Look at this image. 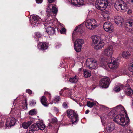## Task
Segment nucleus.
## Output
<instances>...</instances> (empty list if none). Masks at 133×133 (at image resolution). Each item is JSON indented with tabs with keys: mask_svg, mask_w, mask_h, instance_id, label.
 Here are the masks:
<instances>
[{
	"mask_svg": "<svg viewBox=\"0 0 133 133\" xmlns=\"http://www.w3.org/2000/svg\"><path fill=\"white\" fill-rule=\"evenodd\" d=\"M114 109L115 110L122 113L117 115L114 119V121L122 126H125L129 122V119L124 107L120 105L116 107Z\"/></svg>",
	"mask_w": 133,
	"mask_h": 133,
	"instance_id": "nucleus-1",
	"label": "nucleus"
},
{
	"mask_svg": "<svg viewBox=\"0 0 133 133\" xmlns=\"http://www.w3.org/2000/svg\"><path fill=\"white\" fill-rule=\"evenodd\" d=\"M107 61L104 58H101L100 62H98L95 59L92 58L87 59L86 62V64L89 69H96L99 66L103 65L107 63Z\"/></svg>",
	"mask_w": 133,
	"mask_h": 133,
	"instance_id": "nucleus-2",
	"label": "nucleus"
},
{
	"mask_svg": "<svg viewBox=\"0 0 133 133\" xmlns=\"http://www.w3.org/2000/svg\"><path fill=\"white\" fill-rule=\"evenodd\" d=\"M92 38L93 41L92 45L95 49L98 50L103 46L104 41L100 37L93 35Z\"/></svg>",
	"mask_w": 133,
	"mask_h": 133,
	"instance_id": "nucleus-3",
	"label": "nucleus"
},
{
	"mask_svg": "<svg viewBox=\"0 0 133 133\" xmlns=\"http://www.w3.org/2000/svg\"><path fill=\"white\" fill-rule=\"evenodd\" d=\"M109 3V0H96L95 7L99 10H104L108 6Z\"/></svg>",
	"mask_w": 133,
	"mask_h": 133,
	"instance_id": "nucleus-4",
	"label": "nucleus"
},
{
	"mask_svg": "<svg viewBox=\"0 0 133 133\" xmlns=\"http://www.w3.org/2000/svg\"><path fill=\"white\" fill-rule=\"evenodd\" d=\"M114 6L118 11H121L122 10L125 11L127 8L126 3L122 0L116 1L115 3Z\"/></svg>",
	"mask_w": 133,
	"mask_h": 133,
	"instance_id": "nucleus-5",
	"label": "nucleus"
},
{
	"mask_svg": "<svg viewBox=\"0 0 133 133\" xmlns=\"http://www.w3.org/2000/svg\"><path fill=\"white\" fill-rule=\"evenodd\" d=\"M67 115L72 122V124H74L78 120V114L74 111L71 110H68L67 111Z\"/></svg>",
	"mask_w": 133,
	"mask_h": 133,
	"instance_id": "nucleus-6",
	"label": "nucleus"
},
{
	"mask_svg": "<svg viewBox=\"0 0 133 133\" xmlns=\"http://www.w3.org/2000/svg\"><path fill=\"white\" fill-rule=\"evenodd\" d=\"M86 27L88 29L93 30L97 26L96 21L94 19H89L87 20L85 22Z\"/></svg>",
	"mask_w": 133,
	"mask_h": 133,
	"instance_id": "nucleus-7",
	"label": "nucleus"
},
{
	"mask_svg": "<svg viewBox=\"0 0 133 133\" xmlns=\"http://www.w3.org/2000/svg\"><path fill=\"white\" fill-rule=\"evenodd\" d=\"M84 43L83 40L77 39L74 43V48L75 50L77 52H79L81 50V48Z\"/></svg>",
	"mask_w": 133,
	"mask_h": 133,
	"instance_id": "nucleus-8",
	"label": "nucleus"
},
{
	"mask_svg": "<svg viewBox=\"0 0 133 133\" xmlns=\"http://www.w3.org/2000/svg\"><path fill=\"white\" fill-rule=\"evenodd\" d=\"M113 49L112 46H109L104 50L103 54L105 56L111 57L113 54Z\"/></svg>",
	"mask_w": 133,
	"mask_h": 133,
	"instance_id": "nucleus-9",
	"label": "nucleus"
},
{
	"mask_svg": "<svg viewBox=\"0 0 133 133\" xmlns=\"http://www.w3.org/2000/svg\"><path fill=\"white\" fill-rule=\"evenodd\" d=\"M110 79L108 77L102 79L100 81V86L103 88H107L110 83Z\"/></svg>",
	"mask_w": 133,
	"mask_h": 133,
	"instance_id": "nucleus-10",
	"label": "nucleus"
},
{
	"mask_svg": "<svg viewBox=\"0 0 133 133\" xmlns=\"http://www.w3.org/2000/svg\"><path fill=\"white\" fill-rule=\"evenodd\" d=\"M105 31L111 33L113 31V26L112 24L110 22H107L103 25Z\"/></svg>",
	"mask_w": 133,
	"mask_h": 133,
	"instance_id": "nucleus-11",
	"label": "nucleus"
},
{
	"mask_svg": "<svg viewBox=\"0 0 133 133\" xmlns=\"http://www.w3.org/2000/svg\"><path fill=\"white\" fill-rule=\"evenodd\" d=\"M107 61V63L105 64H107L108 66L111 69H116L119 66V63L116 60H113L109 63H108L107 60H105Z\"/></svg>",
	"mask_w": 133,
	"mask_h": 133,
	"instance_id": "nucleus-12",
	"label": "nucleus"
},
{
	"mask_svg": "<svg viewBox=\"0 0 133 133\" xmlns=\"http://www.w3.org/2000/svg\"><path fill=\"white\" fill-rule=\"evenodd\" d=\"M72 5L75 6H80L83 5V0H71L69 1Z\"/></svg>",
	"mask_w": 133,
	"mask_h": 133,
	"instance_id": "nucleus-13",
	"label": "nucleus"
},
{
	"mask_svg": "<svg viewBox=\"0 0 133 133\" xmlns=\"http://www.w3.org/2000/svg\"><path fill=\"white\" fill-rule=\"evenodd\" d=\"M132 27L133 28V20L130 19L126 22L125 28L127 31H130L132 30Z\"/></svg>",
	"mask_w": 133,
	"mask_h": 133,
	"instance_id": "nucleus-14",
	"label": "nucleus"
},
{
	"mask_svg": "<svg viewBox=\"0 0 133 133\" xmlns=\"http://www.w3.org/2000/svg\"><path fill=\"white\" fill-rule=\"evenodd\" d=\"M16 123V120L14 118L11 117L7 120L6 125L8 127L14 125Z\"/></svg>",
	"mask_w": 133,
	"mask_h": 133,
	"instance_id": "nucleus-15",
	"label": "nucleus"
},
{
	"mask_svg": "<svg viewBox=\"0 0 133 133\" xmlns=\"http://www.w3.org/2000/svg\"><path fill=\"white\" fill-rule=\"evenodd\" d=\"M115 125L113 123L110 122L107 124L106 129L108 132H110L115 129Z\"/></svg>",
	"mask_w": 133,
	"mask_h": 133,
	"instance_id": "nucleus-16",
	"label": "nucleus"
},
{
	"mask_svg": "<svg viewBox=\"0 0 133 133\" xmlns=\"http://www.w3.org/2000/svg\"><path fill=\"white\" fill-rule=\"evenodd\" d=\"M115 22L118 25L121 26L123 22V19L121 17L117 16L115 17Z\"/></svg>",
	"mask_w": 133,
	"mask_h": 133,
	"instance_id": "nucleus-17",
	"label": "nucleus"
},
{
	"mask_svg": "<svg viewBox=\"0 0 133 133\" xmlns=\"http://www.w3.org/2000/svg\"><path fill=\"white\" fill-rule=\"evenodd\" d=\"M32 23H31V24H34V25H37L36 24V23L37 24H39L38 21H39L41 19L38 16L36 15H33L32 16Z\"/></svg>",
	"mask_w": 133,
	"mask_h": 133,
	"instance_id": "nucleus-18",
	"label": "nucleus"
},
{
	"mask_svg": "<svg viewBox=\"0 0 133 133\" xmlns=\"http://www.w3.org/2000/svg\"><path fill=\"white\" fill-rule=\"evenodd\" d=\"M37 123L39 129H40L41 130H43L44 129L45 127V125L43 123L42 120H39L37 122Z\"/></svg>",
	"mask_w": 133,
	"mask_h": 133,
	"instance_id": "nucleus-19",
	"label": "nucleus"
},
{
	"mask_svg": "<svg viewBox=\"0 0 133 133\" xmlns=\"http://www.w3.org/2000/svg\"><path fill=\"white\" fill-rule=\"evenodd\" d=\"M33 123L32 121L25 122L22 123V126L24 128L27 129Z\"/></svg>",
	"mask_w": 133,
	"mask_h": 133,
	"instance_id": "nucleus-20",
	"label": "nucleus"
},
{
	"mask_svg": "<svg viewBox=\"0 0 133 133\" xmlns=\"http://www.w3.org/2000/svg\"><path fill=\"white\" fill-rule=\"evenodd\" d=\"M55 29L51 27H49L46 28V31L49 35L54 34L55 32Z\"/></svg>",
	"mask_w": 133,
	"mask_h": 133,
	"instance_id": "nucleus-21",
	"label": "nucleus"
},
{
	"mask_svg": "<svg viewBox=\"0 0 133 133\" xmlns=\"http://www.w3.org/2000/svg\"><path fill=\"white\" fill-rule=\"evenodd\" d=\"M40 101L42 104L44 106L47 107L48 105V101L46 97L44 96H42L41 97Z\"/></svg>",
	"mask_w": 133,
	"mask_h": 133,
	"instance_id": "nucleus-22",
	"label": "nucleus"
},
{
	"mask_svg": "<svg viewBox=\"0 0 133 133\" xmlns=\"http://www.w3.org/2000/svg\"><path fill=\"white\" fill-rule=\"evenodd\" d=\"M131 54V52L130 51H128L126 52H123L122 54H121L120 55H121L122 57L127 58H128V56H129Z\"/></svg>",
	"mask_w": 133,
	"mask_h": 133,
	"instance_id": "nucleus-23",
	"label": "nucleus"
},
{
	"mask_svg": "<svg viewBox=\"0 0 133 133\" xmlns=\"http://www.w3.org/2000/svg\"><path fill=\"white\" fill-rule=\"evenodd\" d=\"M38 46L42 50H45L48 48V46L45 43L40 42L38 44Z\"/></svg>",
	"mask_w": 133,
	"mask_h": 133,
	"instance_id": "nucleus-24",
	"label": "nucleus"
},
{
	"mask_svg": "<svg viewBox=\"0 0 133 133\" xmlns=\"http://www.w3.org/2000/svg\"><path fill=\"white\" fill-rule=\"evenodd\" d=\"M84 77L87 78L90 77L91 75V72L89 70L84 69Z\"/></svg>",
	"mask_w": 133,
	"mask_h": 133,
	"instance_id": "nucleus-25",
	"label": "nucleus"
},
{
	"mask_svg": "<svg viewBox=\"0 0 133 133\" xmlns=\"http://www.w3.org/2000/svg\"><path fill=\"white\" fill-rule=\"evenodd\" d=\"M82 25L81 24L80 25L78 26V27H76V28L75 30L72 33V40L73 41H74L75 40V39L74 38V34L76 32V31L79 32L80 31L79 30L82 29Z\"/></svg>",
	"mask_w": 133,
	"mask_h": 133,
	"instance_id": "nucleus-26",
	"label": "nucleus"
},
{
	"mask_svg": "<svg viewBox=\"0 0 133 133\" xmlns=\"http://www.w3.org/2000/svg\"><path fill=\"white\" fill-rule=\"evenodd\" d=\"M78 79V77L76 76L74 77L70 78L69 79V81L71 83H75L77 82Z\"/></svg>",
	"mask_w": 133,
	"mask_h": 133,
	"instance_id": "nucleus-27",
	"label": "nucleus"
},
{
	"mask_svg": "<svg viewBox=\"0 0 133 133\" xmlns=\"http://www.w3.org/2000/svg\"><path fill=\"white\" fill-rule=\"evenodd\" d=\"M101 15L104 19H109V12H108L105 11L103 12Z\"/></svg>",
	"mask_w": 133,
	"mask_h": 133,
	"instance_id": "nucleus-28",
	"label": "nucleus"
},
{
	"mask_svg": "<svg viewBox=\"0 0 133 133\" xmlns=\"http://www.w3.org/2000/svg\"><path fill=\"white\" fill-rule=\"evenodd\" d=\"M125 94L128 95H130L133 94V91L130 88H126L125 90Z\"/></svg>",
	"mask_w": 133,
	"mask_h": 133,
	"instance_id": "nucleus-29",
	"label": "nucleus"
},
{
	"mask_svg": "<svg viewBox=\"0 0 133 133\" xmlns=\"http://www.w3.org/2000/svg\"><path fill=\"white\" fill-rule=\"evenodd\" d=\"M114 111V110H111L110 112L108 114V118H112L115 115Z\"/></svg>",
	"mask_w": 133,
	"mask_h": 133,
	"instance_id": "nucleus-30",
	"label": "nucleus"
},
{
	"mask_svg": "<svg viewBox=\"0 0 133 133\" xmlns=\"http://www.w3.org/2000/svg\"><path fill=\"white\" fill-rule=\"evenodd\" d=\"M57 122V119L55 117L52 118L51 120V121L49 123V125L51 126L52 124H56Z\"/></svg>",
	"mask_w": 133,
	"mask_h": 133,
	"instance_id": "nucleus-31",
	"label": "nucleus"
},
{
	"mask_svg": "<svg viewBox=\"0 0 133 133\" xmlns=\"http://www.w3.org/2000/svg\"><path fill=\"white\" fill-rule=\"evenodd\" d=\"M60 100V97L59 96H56L54 100L50 102V104H52L54 102L55 103H56Z\"/></svg>",
	"mask_w": 133,
	"mask_h": 133,
	"instance_id": "nucleus-32",
	"label": "nucleus"
},
{
	"mask_svg": "<svg viewBox=\"0 0 133 133\" xmlns=\"http://www.w3.org/2000/svg\"><path fill=\"white\" fill-rule=\"evenodd\" d=\"M30 129H32L34 131H38L39 130V128L37 126V124H34L32 125L30 127Z\"/></svg>",
	"mask_w": 133,
	"mask_h": 133,
	"instance_id": "nucleus-33",
	"label": "nucleus"
},
{
	"mask_svg": "<svg viewBox=\"0 0 133 133\" xmlns=\"http://www.w3.org/2000/svg\"><path fill=\"white\" fill-rule=\"evenodd\" d=\"M123 85H121L120 86H117L114 89V90L116 92H119L121 89H122L123 88Z\"/></svg>",
	"mask_w": 133,
	"mask_h": 133,
	"instance_id": "nucleus-34",
	"label": "nucleus"
},
{
	"mask_svg": "<svg viewBox=\"0 0 133 133\" xmlns=\"http://www.w3.org/2000/svg\"><path fill=\"white\" fill-rule=\"evenodd\" d=\"M58 29H61V30H60V32L62 34H64L65 33L66 29L65 28L63 27V25L62 24H60L59 25Z\"/></svg>",
	"mask_w": 133,
	"mask_h": 133,
	"instance_id": "nucleus-35",
	"label": "nucleus"
},
{
	"mask_svg": "<svg viewBox=\"0 0 133 133\" xmlns=\"http://www.w3.org/2000/svg\"><path fill=\"white\" fill-rule=\"evenodd\" d=\"M29 114L31 115H36L37 114L36 111L35 109L31 110L29 111Z\"/></svg>",
	"mask_w": 133,
	"mask_h": 133,
	"instance_id": "nucleus-36",
	"label": "nucleus"
},
{
	"mask_svg": "<svg viewBox=\"0 0 133 133\" xmlns=\"http://www.w3.org/2000/svg\"><path fill=\"white\" fill-rule=\"evenodd\" d=\"M87 104L88 106L91 108L95 104V103L94 102H91L90 101H89L87 102Z\"/></svg>",
	"mask_w": 133,
	"mask_h": 133,
	"instance_id": "nucleus-37",
	"label": "nucleus"
},
{
	"mask_svg": "<svg viewBox=\"0 0 133 133\" xmlns=\"http://www.w3.org/2000/svg\"><path fill=\"white\" fill-rule=\"evenodd\" d=\"M53 13L56 14L58 12V9L57 8L54 6H52L51 10Z\"/></svg>",
	"mask_w": 133,
	"mask_h": 133,
	"instance_id": "nucleus-38",
	"label": "nucleus"
},
{
	"mask_svg": "<svg viewBox=\"0 0 133 133\" xmlns=\"http://www.w3.org/2000/svg\"><path fill=\"white\" fill-rule=\"evenodd\" d=\"M41 34L39 32H36L35 33V38L36 39H38L41 36Z\"/></svg>",
	"mask_w": 133,
	"mask_h": 133,
	"instance_id": "nucleus-39",
	"label": "nucleus"
},
{
	"mask_svg": "<svg viewBox=\"0 0 133 133\" xmlns=\"http://www.w3.org/2000/svg\"><path fill=\"white\" fill-rule=\"evenodd\" d=\"M29 103L31 106H32L36 104V102L35 101L32 100L30 101Z\"/></svg>",
	"mask_w": 133,
	"mask_h": 133,
	"instance_id": "nucleus-40",
	"label": "nucleus"
},
{
	"mask_svg": "<svg viewBox=\"0 0 133 133\" xmlns=\"http://www.w3.org/2000/svg\"><path fill=\"white\" fill-rule=\"evenodd\" d=\"M51 5H50L47 8V12H51Z\"/></svg>",
	"mask_w": 133,
	"mask_h": 133,
	"instance_id": "nucleus-41",
	"label": "nucleus"
},
{
	"mask_svg": "<svg viewBox=\"0 0 133 133\" xmlns=\"http://www.w3.org/2000/svg\"><path fill=\"white\" fill-rule=\"evenodd\" d=\"M101 108L103 110H104L105 109H107L108 108L103 105H101Z\"/></svg>",
	"mask_w": 133,
	"mask_h": 133,
	"instance_id": "nucleus-42",
	"label": "nucleus"
},
{
	"mask_svg": "<svg viewBox=\"0 0 133 133\" xmlns=\"http://www.w3.org/2000/svg\"><path fill=\"white\" fill-rule=\"evenodd\" d=\"M26 92L28 93L29 94H31L32 93V91L31 90L29 89H28L26 90Z\"/></svg>",
	"mask_w": 133,
	"mask_h": 133,
	"instance_id": "nucleus-43",
	"label": "nucleus"
},
{
	"mask_svg": "<svg viewBox=\"0 0 133 133\" xmlns=\"http://www.w3.org/2000/svg\"><path fill=\"white\" fill-rule=\"evenodd\" d=\"M63 106L64 107L66 108H68V106L67 104L65 102H64L63 103Z\"/></svg>",
	"mask_w": 133,
	"mask_h": 133,
	"instance_id": "nucleus-44",
	"label": "nucleus"
},
{
	"mask_svg": "<svg viewBox=\"0 0 133 133\" xmlns=\"http://www.w3.org/2000/svg\"><path fill=\"white\" fill-rule=\"evenodd\" d=\"M121 75H123L125 74V70L121 71H120Z\"/></svg>",
	"mask_w": 133,
	"mask_h": 133,
	"instance_id": "nucleus-45",
	"label": "nucleus"
},
{
	"mask_svg": "<svg viewBox=\"0 0 133 133\" xmlns=\"http://www.w3.org/2000/svg\"><path fill=\"white\" fill-rule=\"evenodd\" d=\"M43 0H36V2L37 3H42Z\"/></svg>",
	"mask_w": 133,
	"mask_h": 133,
	"instance_id": "nucleus-46",
	"label": "nucleus"
},
{
	"mask_svg": "<svg viewBox=\"0 0 133 133\" xmlns=\"http://www.w3.org/2000/svg\"><path fill=\"white\" fill-rule=\"evenodd\" d=\"M53 109L57 112H58V111L57 108L55 107H54L53 108Z\"/></svg>",
	"mask_w": 133,
	"mask_h": 133,
	"instance_id": "nucleus-47",
	"label": "nucleus"
},
{
	"mask_svg": "<svg viewBox=\"0 0 133 133\" xmlns=\"http://www.w3.org/2000/svg\"><path fill=\"white\" fill-rule=\"evenodd\" d=\"M132 12L131 10L130 9H129L128 11V13L129 14H131Z\"/></svg>",
	"mask_w": 133,
	"mask_h": 133,
	"instance_id": "nucleus-48",
	"label": "nucleus"
},
{
	"mask_svg": "<svg viewBox=\"0 0 133 133\" xmlns=\"http://www.w3.org/2000/svg\"><path fill=\"white\" fill-rule=\"evenodd\" d=\"M30 129V130L29 131V133H34L33 131H34L32 129Z\"/></svg>",
	"mask_w": 133,
	"mask_h": 133,
	"instance_id": "nucleus-49",
	"label": "nucleus"
},
{
	"mask_svg": "<svg viewBox=\"0 0 133 133\" xmlns=\"http://www.w3.org/2000/svg\"><path fill=\"white\" fill-rule=\"evenodd\" d=\"M49 3H52L54 2L55 0H48Z\"/></svg>",
	"mask_w": 133,
	"mask_h": 133,
	"instance_id": "nucleus-50",
	"label": "nucleus"
},
{
	"mask_svg": "<svg viewBox=\"0 0 133 133\" xmlns=\"http://www.w3.org/2000/svg\"><path fill=\"white\" fill-rule=\"evenodd\" d=\"M89 110H87L85 112V113L86 114H87L89 113Z\"/></svg>",
	"mask_w": 133,
	"mask_h": 133,
	"instance_id": "nucleus-51",
	"label": "nucleus"
},
{
	"mask_svg": "<svg viewBox=\"0 0 133 133\" xmlns=\"http://www.w3.org/2000/svg\"><path fill=\"white\" fill-rule=\"evenodd\" d=\"M64 89H67L68 90H69V89L66 88H64Z\"/></svg>",
	"mask_w": 133,
	"mask_h": 133,
	"instance_id": "nucleus-52",
	"label": "nucleus"
},
{
	"mask_svg": "<svg viewBox=\"0 0 133 133\" xmlns=\"http://www.w3.org/2000/svg\"><path fill=\"white\" fill-rule=\"evenodd\" d=\"M82 70V68H79V71H80L81 70Z\"/></svg>",
	"mask_w": 133,
	"mask_h": 133,
	"instance_id": "nucleus-53",
	"label": "nucleus"
},
{
	"mask_svg": "<svg viewBox=\"0 0 133 133\" xmlns=\"http://www.w3.org/2000/svg\"><path fill=\"white\" fill-rule=\"evenodd\" d=\"M73 99L78 104L77 101L76 100L74 99Z\"/></svg>",
	"mask_w": 133,
	"mask_h": 133,
	"instance_id": "nucleus-54",
	"label": "nucleus"
},
{
	"mask_svg": "<svg viewBox=\"0 0 133 133\" xmlns=\"http://www.w3.org/2000/svg\"><path fill=\"white\" fill-rule=\"evenodd\" d=\"M44 25L45 26H46L47 25H46V23H44Z\"/></svg>",
	"mask_w": 133,
	"mask_h": 133,
	"instance_id": "nucleus-55",
	"label": "nucleus"
},
{
	"mask_svg": "<svg viewBox=\"0 0 133 133\" xmlns=\"http://www.w3.org/2000/svg\"><path fill=\"white\" fill-rule=\"evenodd\" d=\"M46 94H49V95H50V96L51 95V94L50 93H49V92H47Z\"/></svg>",
	"mask_w": 133,
	"mask_h": 133,
	"instance_id": "nucleus-56",
	"label": "nucleus"
},
{
	"mask_svg": "<svg viewBox=\"0 0 133 133\" xmlns=\"http://www.w3.org/2000/svg\"><path fill=\"white\" fill-rule=\"evenodd\" d=\"M131 2L133 3V0H131Z\"/></svg>",
	"mask_w": 133,
	"mask_h": 133,
	"instance_id": "nucleus-57",
	"label": "nucleus"
},
{
	"mask_svg": "<svg viewBox=\"0 0 133 133\" xmlns=\"http://www.w3.org/2000/svg\"><path fill=\"white\" fill-rule=\"evenodd\" d=\"M25 103H26V104L27 101H25Z\"/></svg>",
	"mask_w": 133,
	"mask_h": 133,
	"instance_id": "nucleus-58",
	"label": "nucleus"
},
{
	"mask_svg": "<svg viewBox=\"0 0 133 133\" xmlns=\"http://www.w3.org/2000/svg\"><path fill=\"white\" fill-rule=\"evenodd\" d=\"M78 58H79V59H81V58H79V57H78Z\"/></svg>",
	"mask_w": 133,
	"mask_h": 133,
	"instance_id": "nucleus-59",
	"label": "nucleus"
},
{
	"mask_svg": "<svg viewBox=\"0 0 133 133\" xmlns=\"http://www.w3.org/2000/svg\"><path fill=\"white\" fill-rule=\"evenodd\" d=\"M72 97L70 96V98H71V99H72Z\"/></svg>",
	"mask_w": 133,
	"mask_h": 133,
	"instance_id": "nucleus-60",
	"label": "nucleus"
},
{
	"mask_svg": "<svg viewBox=\"0 0 133 133\" xmlns=\"http://www.w3.org/2000/svg\"><path fill=\"white\" fill-rule=\"evenodd\" d=\"M1 124H2V125H1V126H2V125H3V123H1Z\"/></svg>",
	"mask_w": 133,
	"mask_h": 133,
	"instance_id": "nucleus-61",
	"label": "nucleus"
},
{
	"mask_svg": "<svg viewBox=\"0 0 133 133\" xmlns=\"http://www.w3.org/2000/svg\"><path fill=\"white\" fill-rule=\"evenodd\" d=\"M56 48H57V46H56Z\"/></svg>",
	"mask_w": 133,
	"mask_h": 133,
	"instance_id": "nucleus-62",
	"label": "nucleus"
}]
</instances>
